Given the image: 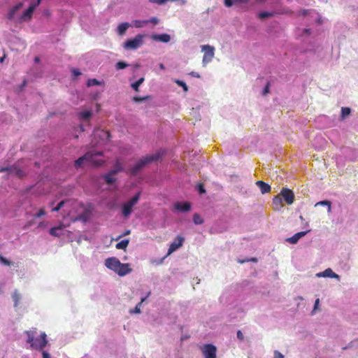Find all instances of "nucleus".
Returning a JSON list of instances; mask_svg holds the SVG:
<instances>
[{
	"instance_id": "1",
	"label": "nucleus",
	"mask_w": 358,
	"mask_h": 358,
	"mask_svg": "<svg viewBox=\"0 0 358 358\" xmlns=\"http://www.w3.org/2000/svg\"><path fill=\"white\" fill-rule=\"evenodd\" d=\"M163 155L160 152H158L153 155H149L141 158L138 162L130 169V173L133 176L136 175L145 165L157 161Z\"/></svg>"
},
{
	"instance_id": "2",
	"label": "nucleus",
	"mask_w": 358,
	"mask_h": 358,
	"mask_svg": "<svg viewBox=\"0 0 358 358\" xmlns=\"http://www.w3.org/2000/svg\"><path fill=\"white\" fill-rule=\"evenodd\" d=\"M27 335V343H30L31 348L42 350L48 343L46 339V334L43 332L41 334L39 338L34 339V332L31 331H26Z\"/></svg>"
},
{
	"instance_id": "3",
	"label": "nucleus",
	"mask_w": 358,
	"mask_h": 358,
	"mask_svg": "<svg viewBox=\"0 0 358 358\" xmlns=\"http://www.w3.org/2000/svg\"><path fill=\"white\" fill-rule=\"evenodd\" d=\"M141 192L136 193L131 199L122 204V213L124 218H128L131 215L133 207L138 203Z\"/></svg>"
},
{
	"instance_id": "4",
	"label": "nucleus",
	"mask_w": 358,
	"mask_h": 358,
	"mask_svg": "<svg viewBox=\"0 0 358 358\" xmlns=\"http://www.w3.org/2000/svg\"><path fill=\"white\" fill-rule=\"evenodd\" d=\"M132 271L129 264H122L120 261L113 257V271L120 276H124L131 273Z\"/></svg>"
},
{
	"instance_id": "5",
	"label": "nucleus",
	"mask_w": 358,
	"mask_h": 358,
	"mask_svg": "<svg viewBox=\"0 0 358 358\" xmlns=\"http://www.w3.org/2000/svg\"><path fill=\"white\" fill-rule=\"evenodd\" d=\"M144 38L145 35L138 34L134 38L127 40L123 47L126 50H136L143 44Z\"/></svg>"
},
{
	"instance_id": "6",
	"label": "nucleus",
	"mask_w": 358,
	"mask_h": 358,
	"mask_svg": "<svg viewBox=\"0 0 358 358\" xmlns=\"http://www.w3.org/2000/svg\"><path fill=\"white\" fill-rule=\"evenodd\" d=\"M90 154V159H87V164L94 167H99L104 164L105 161L102 159H98L99 156L102 155L101 152H87Z\"/></svg>"
},
{
	"instance_id": "7",
	"label": "nucleus",
	"mask_w": 358,
	"mask_h": 358,
	"mask_svg": "<svg viewBox=\"0 0 358 358\" xmlns=\"http://www.w3.org/2000/svg\"><path fill=\"white\" fill-rule=\"evenodd\" d=\"M110 137V133L107 131H104L103 129H96L93 133V138L96 139L99 138V140L96 142H92V146H96L98 144L103 143L105 141H107Z\"/></svg>"
},
{
	"instance_id": "8",
	"label": "nucleus",
	"mask_w": 358,
	"mask_h": 358,
	"mask_svg": "<svg viewBox=\"0 0 358 358\" xmlns=\"http://www.w3.org/2000/svg\"><path fill=\"white\" fill-rule=\"evenodd\" d=\"M201 49L204 52L202 62L205 66L206 64L211 62L212 59L214 57L215 48L211 45H204L201 47Z\"/></svg>"
},
{
	"instance_id": "9",
	"label": "nucleus",
	"mask_w": 358,
	"mask_h": 358,
	"mask_svg": "<svg viewBox=\"0 0 358 358\" xmlns=\"http://www.w3.org/2000/svg\"><path fill=\"white\" fill-rule=\"evenodd\" d=\"M40 3L38 1L32 2L29 8L25 10L22 15L20 16V20L21 21H29L31 19L32 15L35 9L38 6Z\"/></svg>"
},
{
	"instance_id": "10",
	"label": "nucleus",
	"mask_w": 358,
	"mask_h": 358,
	"mask_svg": "<svg viewBox=\"0 0 358 358\" xmlns=\"http://www.w3.org/2000/svg\"><path fill=\"white\" fill-rule=\"evenodd\" d=\"M204 358H216L217 348L213 344H206L201 348Z\"/></svg>"
},
{
	"instance_id": "11",
	"label": "nucleus",
	"mask_w": 358,
	"mask_h": 358,
	"mask_svg": "<svg viewBox=\"0 0 358 358\" xmlns=\"http://www.w3.org/2000/svg\"><path fill=\"white\" fill-rule=\"evenodd\" d=\"M279 195L284 199L285 201L288 205H291L294 203V194L291 189L287 188H282Z\"/></svg>"
},
{
	"instance_id": "12",
	"label": "nucleus",
	"mask_w": 358,
	"mask_h": 358,
	"mask_svg": "<svg viewBox=\"0 0 358 358\" xmlns=\"http://www.w3.org/2000/svg\"><path fill=\"white\" fill-rule=\"evenodd\" d=\"M185 241V238L181 236H178L175 241L172 242L169 246L168 250L167 256L170 255L171 253L177 250L179 248H180Z\"/></svg>"
},
{
	"instance_id": "13",
	"label": "nucleus",
	"mask_w": 358,
	"mask_h": 358,
	"mask_svg": "<svg viewBox=\"0 0 358 358\" xmlns=\"http://www.w3.org/2000/svg\"><path fill=\"white\" fill-rule=\"evenodd\" d=\"M92 215V209L90 207L85 208L83 212L78 215L74 220H81L83 222H87L90 220Z\"/></svg>"
},
{
	"instance_id": "14",
	"label": "nucleus",
	"mask_w": 358,
	"mask_h": 358,
	"mask_svg": "<svg viewBox=\"0 0 358 358\" xmlns=\"http://www.w3.org/2000/svg\"><path fill=\"white\" fill-rule=\"evenodd\" d=\"M64 228L65 225L62 224H59L57 227H52L49 231L50 234L55 237H60L61 236L63 235L62 231H64Z\"/></svg>"
},
{
	"instance_id": "15",
	"label": "nucleus",
	"mask_w": 358,
	"mask_h": 358,
	"mask_svg": "<svg viewBox=\"0 0 358 358\" xmlns=\"http://www.w3.org/2000/svg\"><path fill=\"white\" fill-rule=\"evenodd\" d=\"M90 153H85L83 156L79 157L74 162V166L76 169L81 168L84 164H87V159L90 157Z\"/></svg>"
},
{
	"instance_id": "16",
	"label": "nucleus",
	"mask_w": 358,
	"mask_h": 358,
	"mask_svg": "<svg viewBox=\"0 0 358 358\" xmlns=\"http://www.w3.org/2000/svg\"><path fill=\"white\" fill-rule=\"evenodd\" d=\"M310 230L306 231H300L296 234H295L294 236H292L290 238H288L287 239V241L289 242L291 244H296L298 241L304 236Z\"/></svg>"
},
{
	"instance_id": "17",
	"label": "nucleus",
	"mask_w": 358,
	"mask_h": 358,
	"mask_svg": "<svg viewBox=\"0 0 358 358\" xmlns=\"http://www.w3.org/2000/svg\"><path fill=\"white\" fill-rule=\"evenodd\" d=\"M174 207L176 210L181 212H187L191 209V206L189 202H176L174 204Z\"/></svg>"
},
{
	"instance_id": "18",
	"label": "nucleus",
	"mask_w": 358,
	"mask_h": 358,
	"mask_svg": "<svg viewBox=\"0 0 358 358\" xmlns=\"http://www.w3.org/2000/svg\"><path fill=\"white\" fill-rule=\"evenodd\" d=\"M152 39L156 41H161L164 43H168L171 40V36L168 34H153L151 36Z\"/></svg>"
},
{
	"instance_id": "19",
	"label": "nucleus",
	"mask_w": 358,
	"mask_h": 358,
	"mask_svg": "<svg viewBox=\"0 0 358 358\" xmlns=\"http://www.w3.org/2000/svg\"><path fill=\"white\" fill-rule=\"evenodd\" d=\"M23 6V3L22 2H20L18 3H17L16 5H15L14 6H13L8 13V18L9 20H13L15 15H16V13L20 9L22 8V7Z\"/></svg>"
},
{
	"instance_id": "20",
	"label": "nucleus",
	"mask_w": 358,
	"mask_h": 358,
	"mask_svg": "<svg viewBox=\"0 0 358 358\" xmlns=\"http://www.w3.org/2000/svg\"><path fill=\"white\" fill-rule=\"evenodd\" d=\"M255 184L260 189L262 194H266L271 191V186L262 180H258Z\"/></svg>"
},
{
	"instance_id": "21",
	"label": "nucleus",
	"mask_w": 358,
	"mask_h": 358,
	"mask_svg": "<svg viewBox=\"0 0 358 358\" xmlns=\"http://www.w3.org/2000/svg\"><path fill=\"white\" fill-rule=\"evenodd\" d=\"M319 277L338 278L339 275L335 273L331 268H327L322 273L317 274Z\"/></svg>"
},
{
	"instance_id": "22",
	"label": "nucleus",
	"mask_w": 358,
	"mask_h": 358,
	"mask_svg": "<svg viewBox=\"0 0 358 358\" xmlns=\"http://www.w3.org/2000/svg\"><path fill=\"white\" fill-rule=\"evenodd\" d=\"M130 26L131 25L129 22H122L120 24L116 29L117 33L120 36H123Z\"/></svg>"
},
{
	"instance_id": "23",
	"label": "nucleus",
	"mask_w": 358,
	"mask_h": 358,
	"mask_svg": "<svg viewBox=\"0 0 358 358\" xmlns=\"http://www.w3.org/2000/svg\"><path fill=\"white\" fill-rule=\"evenodd\" d=\"M273 208L275 210H279L283 206L282 198L280 195L274 196L273 199Z\"/></svg>"
},
{
	"instance_id": "24",
	"label": "nucleus",
	"mask_w": 358,
	"mask_h": 358,
	"mask_svg": "<svg viewBox=\"0 0 358 358\" xmlns=\"http://www.w3.org/2000/svg\"><path fill=\"white\" fill-rule=\"evenodd\" d=\"M129 239L122 240L121 241L118 242L115 245V248L117 249H119V250H125L126 248H127L128 245H129Z\"/></svg>"
},
{
	"instance_id": "25",
	"label": "nucleus",
	"mask_w": 358,
	"mask_h": 358,
	"mask_svg": "<svg viewBox=\"0 0 358 358\" xmlns=\"http://www.w3.org/2000/svg\"><path fill=\"white\" fill-rule=\"evenodd\" d=\"M13 172L11 173H13L15 174L16 176H17L18 178H21L24 176V173L23 171L19 169L17 166L13 165Z\"/></svg>"
},
{
	"instance_id": "26",
	"label": "nucleus",
	"mask_w": 358,
	"mask_h": 358,
	"mask_svg": "<svg viewBox=\"0 0 358 358\" xmlns=\"http://www.w3.org/2000/svg\"><path fill=\"white\" fill-rule=\"evenodd\" d=\"M12 298L14 301V306L17 307L21 299L20 294L17 291H15L12 294Z\"/></svg>"
},
{
	"instance_id": "27",
	"label": "nucleus",
	"mask_w": 358,
	"mask_h": 358,
	"mask_svg": "<svg viewBox=\"0 0 358 358\" xmlns=\"http://www.w3.org/2000/svg\"><path fill=\"white\" fill-rule=\"evenodd\" d=\"M143 81H144V78H141L137 81H136L135 83L131 84V87L136 92H138L139 91V89H138L139 86L143 83Z\"/></svg>"
},
{
	"instance_id": "28",
	"label": "nucleus",
	"mask_w": 358,
	"mask_h": 358,
	"mask_svg": "<svg viewBox=\"0 0 358 358\" xmlns=\"http://www.w3.org/2000/svg\"><path fill=\"white\" fill-rule=\"evenodd\" d=\"M101 84H102V83L99 81L97 79L90 78L87 80V86L90 87H92L94 85H100Z\"/></svg>"
},
{
	"instance_id": "29",
	"label": "nucleus",
	"mask_w": 358,
	"mask_h": 358,
	"mask_svg": "<svg viewBox=\"0 0 358 358\" xmlns=\"http://www.w3.org/2000/svg\"><path fill=\"white\" fill-rule=\"evenodd\" d=\"M79 117L87 120L92 116V112L90 110H86L79 113L78 114Z\"/></svg>"
},
{
	"instance_id": "30",
	"label": "nucleus",
	"mask_w": 358,
	"mask_h": 358,
	"mask_svg": "<svg viewBox=\"0 0 358 358\" xmlns=\"http://www.w3.org/2000/svg\"><path fill=\"white\" fill-rule=\"evenodd\" d=\"M69 202V201H60L57 206L55 208H52V212H58L60 209H62L64 206L67 203Z\"/></svg>"
},
{
	"instance_id": "31",
	"label": "nucleus",
	"mask_w": 358,
	"mask_h": 358,
	"mask_svg": "<svg viewBox=\"0 0 358 358\" xmlns=\"http://www.w3.org/2000/svg\"><path fill=\"white\" fill-rule=\"evenodd\" d=\"M122 170V166L121 164L117 161L115 164H113V175H115L116 173Z\"/></svg>"
},
{
	"instance_id": "32",
	"label": "nucleus",
	"mask_w": 358,
	"mask_h": 358,
	"mask_svg": "<svg viewBox=\"0 0 358 358\" xmlns=\"http://www.w3.org/2000/svg\"><path fill=\"white\" fill-rule=\"evenodd\" d=\"M274 15L273 13L270 12H261L259 13V17L260 19H264L266 17H273Z\"/></svg>"
},
{
	"instance_id": "33",
	"label": "nucleus",
	"mask_w": 358,
	"mask_h": 358,
	"mask_svg": "<svg viewBox=\"0 0 358 358\" xmlns=\"http://www.w3.org/2000/svg\"><path fill=\"white\" fill-rule=\"evenodd\" d=\"M351 110L350 108L348 107H343L341 109V116L343 118L349 115L350 114Z\"/></svg>"
},
{
	"instance_id": "34",
	"label": "nucleus",
	"mask_w": 358,
	"mask_h": 358,
	"mask_svg": "<svg viewBox=\"0 0 358 358\" xmlns=\"http://www.w3.org/2000/svg\"><path fill=\"white\" fill-rule=\"evenodd\" d=\"M194 222L196 224H201L203 222V219L198 214H194L193 216Z\"/></svg>"
},
{
	"instance_id": "35",
	"label": "nucleus",
	"mask_w": 358,
	"mask_h": 358,
	"mask_svg": "<svg viewBox=\"0 0 358 358\" xmlns=\"http://www.w3.org/2000/svg\"><path fill=\"white\" fill-rule=\"evenodd\" d=\"M145 298H143L140 303H138L133 310H131V313H141V305L145 301Z\"/></svg>"
},
{
	"instance_id": "36",
	"label": "nucleus",
	"mask_w": 358,
	"mask_h": 358,
	"mask_svg": "<svg viewBox=\"0 0 358 358\" xmlns=\"http://www.w3.org/2000/svg\"><path fill=\"white\" fill-rule=\"evenodd\" d=\"M0 262L6 266L12 265V262L1 255H0Z\"/></svg>"
},
{
	"instance_id": "37",
	"label": "nucleus",
	"mask_w": 358,
	"mask_h": 358,
	"mask_svg": "<svg viewBox=\"0 0 358 358\" xmlns=\"http://www.w3.org/2000/svg\"><path fill=\"white\" fill-rule=\"evenodd\" d=\"M176 83L178 85L182 87L185 92H187L188 90L187 85H186V83L184 81L180 80H176Z\"/></svg>"
},
{
	"instance_id": "38",
	"label": "nucleus",
	"mask_w": 358,
	"mask_h": 358,
	"mask_svg": "<svg viewBox=\"0 0 358 358\" xmlns=\"http://www.w3.org/2000/svg\"><path fill=\"white\" fill-rule=\"evenodd\" d=\"M128 66H129V64H127L126 62L120 61L116 64L115 67L117 69H123Z\"/></svg>"
},
{
	"instance_id": "39",
	"label": "nucleus",
	"mask_w": 358,
	"mask_h": 358,
	"mask_svg": "<svg viewBox=\"0 0 358 358\" xmlns=\"http://www.w3.org/2000/svg\"><path fill=\"white\" fill-rule=\"evenodd\" d=\"M105 180L107 184H112V171H109L106 176H104Z\"/></svg>"
},
{
	"instance_id": "40",
	"label": "nucleus",
	"mask_w": 358,
	"mask_h": 358,
	"mask_svg": "<svg viewBox=\"0 0 358 358\" xmlns=\"http://www.w3.org/2000/svg\"><path fill=\"white\" fill-rule=\"evenodd\" d=\"M148 98H149L148 96H143V97L136 96L132 98V100L136 103H139L143 101H145V100L148 99Z\"/></svg>"
},
{
	"instance_id": "41",
	"label": "nucleus",
	"mask_w": 358,
	"mask_h": 358,
	"mask_svg": "<svg viewBox=\"0 0 358 358\" xmlns=\"http://www.w3.org/2000/svg\"><path fill=\"white\" fill-rule=\"evenodd\" d=\"M331 202L329 201H327V200H325V201H320L318 203H317L316 206H318V205H320V206H328L329 207V210L330 211L331 210Z\"/></svg>"
},
{
	"instance_id": "42",
	"label": "nucleus",
	"mask_w": 358,
	"mask_h": 358,
	"mask_svg": "<svg viewBox=\"0 0 358 358\" xmlns=\"http://www.w3.org/2000/svg\"><path fill=\"white\" fill-rule=\"evenodd\" d=\"M148 21H141V20H135L134 21V24L136 27H141L143 24H146Z\"/></svg>"
},
{
	"instance_id": "43",
	"label": "nucleus",
	"mask_w": 358,
	"mask_h": 358,
	"mask_svg": "<svg viewBox=\"0 0 358 358\" xmlns=\"http://www.w3.org/2000/svg\"><path fill=\"white\" fill-rule=\"evenodd\" d=\"M45 215V211L43 208H41L39 210V211L36 213L34 217H36V218H39L41 217V216H43Z\"/></svg>"
},
{
	"instance_id": "44",
	"label": "nucleus",
	"mask_w": 358,
	"mask_h": 358,
	"mask_svg": "<svg viewBox=\"0 0 358 358\" xmlns=\"http://www.w3.org/2000/svg\"><path fill=\"white\" fill-rule=\"evenodd\" d=\"M13 166H7V167H5V168H2L0 169V173L1 172H4V171H8L9 173H12L13 172Z\"/></svg>"
},
{
	"instance_id": "45",
	"label": "nucleus",
	"mask_w": 358,
	"mask_h": 358,
	"mask_svg": "<svg viewBox=\"0 0 358 358\" xmlns=\"http://www.w3.org/2000/svg\"><path fill=\"white\" fill-rule=\"evenodd\" d=\"M106 266L107 268L112 269V257H108L106 259Z\"/></svg>"
},
{
	"instance_id": "46",
	"label": "nucleus",
	"mask_w": 358,
	"mask_h": 358,
	"mask_svg": "<svg viewBox=\"0 0 358 358\" xmlns=\"http://www.w3.org/2000/svg\"><path fill=\"white\" fill-rule=\"evenodd\" d=\"M198 191L200 194L206 193V189L202 184L198 185Z\"/></svg>"
},
{
	"instance_id": "47",
	"label": "nucleus",
	"mask_w": 358,
	"mask_h": 358,
	"mask_svg": "<svg viewBox=\"0 0 358 358\" xmlns=\"http://www.w3.org/2000/svg\"><path fill=\"white\" fill-rule=\"evenodd\" d=\"M274 358H284V355L280 352L275 350L274 352Z\"/></svg>"
},
{
	"instance_id": "48",
	"label": "nucleus",
	"mask_w": 358,
	"mask_h": 358,
	"mask_svg": "<svg viewBox=\"0 0 358 358\" xmlns=\"http://www.w3.org/2000/svg\"><path fill=\"white\" fill-rule=\"evenodd\" d=\"M131 233V231L130 230H126L123 234L122 235H120L118 236L116 238H113V240H116L117 241L118 239H120L121 237H122L123 236H126V235H129V234Z\"/></svg>"
},
{
	"instance_id": "49",
	"label": "nucleus",
	"mask_w": 358,
	"mask_h": 358,
	"mask_svg": "<svg viewBox=\"0 0 358 358\" xmlns=\"http://www.w3.org/2000/svg\"><path fill=\"white\" fill-rule=\"evenodd\" d=\"M237 338L240 340V341H243L244 340V336L243 334V333L241 332V330H238L237 331Z\"/></svg>"
},
{
	"instance_id": "50",
	"label": "nucleus",
	"mask_w": 358,
	"mask_h": 358,
	"mask_svg": "<svg viewBox=\"0 0 358 358\" xmlns=\"http://www.w3.org/2000/svg\"><path fill=\"white\" fill-rule=\"evenodd\" d=\"M269 86H270V83H267L264 89V91H263V94L265 95L266 94L268 93L269 92Z\"/></svg>"
},
{
	"instance_id": "51",
	"label": "nucleus",
	"mask_w": 358,
	"mask_h": 358,
	"mask_svg": "<svg viewBox=\"0 0 358 358\" xmlns=\"http://www.w3.org/2000/svg\"><path fill=\"white\" fill-rule=\"evenodd\" d=\"M224 5L226 7H231L233 5V1L232 0H224Z\"/></svg>"
},
{
	"instance_id": "52",
	"label": "nucleus",
	"mask_w": 358,
	"mask_h": 358,
	"mask_svg": "<svg viewBox=\"0 0 358 358\" xmlns=\"http://www.w3.org/2000/svg\"><path fill=\"white\" fill-rule=\"evenodd\" d=\"M72 73L75 76H80L81 75V72L80 71L79 69H72Z\"/></svg>"
},
{
	"instance_id": "53",
	"label": "nucleus",
	"mask_w": 358,
	"mask_h": 358,
	"mask_svg": "<svg viewBox=\"0 0 358 358\" xmlns=\"http://www.w3.org/2000/svg\"><path fill=\"white\" fill-rule=\"evenodd\" d=\"M319 303H320V299H317L315 301L313 311H315L318 308Z\"/></svg>"
},
{
	"instance_id": "54",
	"label": "nucleus",
	"mask_w": 358,
	"mask_h": 358,
	"mask_svg": "<svg viewBox=\"0 0 358 358\" xmlns=\"http://www.w3.org/2000/svg\"><path fill=\"white\" fill-rule=\"evenodd\" d=\"M43 358H50V354L46 351H42Z\"/></svg>"
},
{
	"instance_id": "55",
	"label": "nucleus",
	"mask_w": 358,
	"mask_h": 358,
	"mask_svg": "<svg viewBox=\"0 0 358 358\" xmlns=\"http://www.w3.org/2000/svg\"><path fill=\"white\" fill-rule=\"evenodd\" d=\"M150 22L153 24H157L159 22V20L157 17H152L150 20Z\"/></svg>"
},
{
	"instance_id": "56",
	"label": "nucleus",
	"mask_w": 358,
	"mask_h": 358,
	"mask_svg": "<svg viewBox=\"0 0 358 358\" xmlns=\"http://www.w3.org/2000/svg\"><path fill=\"white\" fill-rule=\"evenodd\" d=\"M235 3H247L249 0H234Z\"/></svg>"
},
{
	"instance_id": "57",
	"label": "nucleus",
	"mask_w": 358,
	"mask_h": 358,
	"mask_svg": "<svg viewBox=\"0 0 358 358\" xmlns=\"http://www.w3.org/2000/svg\"><path fill=\"white\" fill-rule=\"evenodd\" d=\"M190 75H192V76L196 77V78H200L199 74L194 71L191 72Z\"/></svg>"
},
{
	"instance_id": "58",
	"label": "nucleus",
	"mask_w": 358,
	"mask_h": 358,
	"mask_svg": "<svg viewBox=\"0 0 358 358\" xmlns=\"http://www.w3.org/2000/svg\"><path fill=\"white\" fill-rule=\"evenodd\" d=\"M308 13H309V12H308V10H305V9H304V10H301V14L302 15L305 16V15H308Z\"/></svg>"
},
{
	"instance_id": "59",
	"label": "nucleus",
	"mask_w": 358,
	"mask_h": 358,
	"mask_svg": "<svg viewBox=\"0 0 358 358\" xmlns=\"http://www.w3.org/2000/svg\"><path fill=\"white\" fill-rule=\"evenodd\" d=\"M159 69H160L161 70H164V69H165V66H164V64H162V63H160V64H159Z\"/></svg>"
},
{
	"instance_id": "60",
	"label": "nucleus",
	"mask_w": 358,
	"mask_h": 358,
	"mask_svg": "<svg viewBox=\"0 0 358 358\" xmlns=\"http://www.w3.org/2000/svg\"><path fill=\"white\" fill-rule=\"evenodd\" d=\"M45 226V223L43 222H41L38 224V227H43Z\"/></svg>"
},
{
	"instance_id": "61",
	"label": "nucleus",
	"mask_w": 358,
	"mask_h": 358,
	"mask_svg": "<svg viewBox=\"0 0 358 358\" xmlns=\"http://www.w3.org/2000/svg\"><path fill=\"white\" fill-rule=\"evenodd\" d=\"M5 57H6V56L4 55V56H3V57H1L0 58V63H2V62H3V60H4V59H5Z\"/></svg>"
},
{
	"instance_id": "62",
	"label": "nucleus",
	"mask_w": 358,
	"mask_h": 358,
	"mask_svg": "<svg viewBox=\"0 0 358 358\" xmlns=\"http://www.w3.org/2000/svg\"><path fill=\"white\" fill-rule=\"evenodd\" d=\"M26 84H27V81H26V80H24L23 81V83H22V87L25 86V85H26Z\"/></svg>"
},
{
	"instance_id": "63",
	"label": "nucleus",
	"mask_w": 358,
	"mask_h": 358,
	"mask_svg": "<svg viewBox=\"0 0 358 358\" xmlns=\"http://www.w3.org/2000/svg\"><path fill=\"white\" fill-rule=\"evenodd\" d=\"M34 60H35L36 62H39V58L38 57H36Z\"/></svg>"
},
{
	"instance_id": "64",
	"label": "nucleus",
	"mask_w": 358,
	"mask_h": 358,
	"mask_svg": "<svg viewBox=\"0 0 358 358\" xmlns=\"http://www.w3.org/2000/svg\"><path fill=\"white\" fill-rule=\"evenodd\" d=\"M299 218H300V220H304V218H303V216H301V215L299 217Z\"/></svg>"
}]
</instances>
